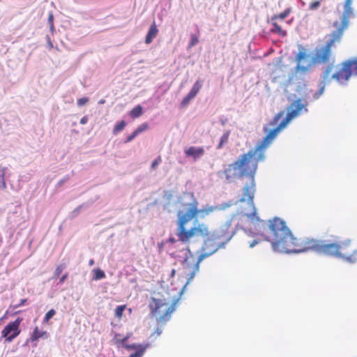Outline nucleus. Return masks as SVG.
<instances>
[{"label":"nucleus","mask_w":357,"mask_h":357,"mask_svg":"<svg viewBox=\"0 0 357 357\" xmlns=\"http://www.w3.org/2000/svg\"><path fill=\"white\" fill-rule=\"evenodd\" d=\"M178 202L180 208L177 211L176 221V236L178 240L183 243H188L195 237H201L204 239L202 247V252L198 259L191 260L190 257H186L183 262V268L186 271V276H188V283L199 271L200 262L223 247L217 240H214L209 225L198 220V217L203 218L219 208L206 206L199 209L198 200L192 192H185Z\"/></svg>","instance_id":"f257e3e1"},{"label":"nucleus","mask_w":357,"mask_h":357,"mask_svg":"<svg viewBox=\"0 0 357 357\" xmlns=\"http://www.w3.org/2000/svg\"><path fill=\"white\" fill-rule=\"evenodd\" d=\"M305 108L301 99L293 102L288 107V112L284 119L280 123L279 120L284 116V112L277 113L273 119L264 126V132L266 133L262 140L259 141L254 149L250 150L247 153L241 155L236 161L243 176L249 177V183H246L243 189V196L239 199L241 202L248 200V205L250 212L243 211L244 215L251 220L259 221L257 215V211L254 204L255 193V174L257 172L258 162L265 158V149L271 144L278 133L283 130L287 124L294 118L298 116L301 110Z\"/></svg>","instance_id":"f03ea898"},{"label":"nucleus","mask_w":357,"mask_h":357,"mask_svg":"<svg viewBox=\"0 0 357 357\" xmlns=\"http://www.w3.org/2000/svg\"><path fill=\"white\" fill-rule=\"evenodd\" d=\"M268 228L272 239L263 235H261V237L264 240L271 241L273 249L280 252L312 251L321 255L342 258L344 260V254L349 253L351 246V239L333 243L310 238L298 239L293 236L285 222L277 217L268 221Z\"/></svg>","instance_id":"7ed1b4c3"},{"label":"nucleus","mask_w":357,"mask_h":357,"mask_svg":"<svg viewBox=\"0 0 357 357\" xmlns=\"http://www.w3.org/2000/svg\"><path fill=\"white\" fill-rule=\"evenodd\" d=\"M343 35L338 31H333L328 35V40L326 44L317 48L312 59H309V55L306 50L302 47H299V52L296 56L297 66L296 71L301 73H307L314 65L328 64L332 61L334 62V58L332 53V47L335 43H340Z\"/></svg>","instance_id":"20e7f679"},{"label":"nucleus","mask_w":357,"mask_h":357,"mask_svg":"<svg viewBox=\"0 0 357 357\" xmlns=\"http://www.w3.org/2000/svg\"><path fill=\"white\" fill-rule=\"evenodd\" d=\"M151 314L156 318L158 324H164L167 322L172 313L174 311V304L169 303L161 299L152 298L149 303Z\"/></svg>","instance_id":"39448f33"},{"label":"nucleus","mask_w":357,"mask_h":357,"mask_svg":"<svg viewBox=\"0 0 357 357\" xmlns=\"http://www.w3.org/2000/svg\"><path fill=\"white\" fill-rule=\"evenodd\" d=\"M352 75H357V61L348 60L341 63V68L332 75L331 79L344 83L347 82Z\"/></svg>","instance_id":"423d86ee"},{"label":"nucleus","mask_w":357,"mask_h":357,"mask_svg":"<svg viewBox=\"0 0 357 357\" xmlns=\"http://www.w3.org/2000/svg\"><path fill=\"white\" fill-rule=\"evenodd\" d=\"M353 0H345L344 3V12L341 17V22L335 21L333 24L335 31H338L342 35L344 31L349 27V20L353 16V8L351 7Z\"/></svg>","instance_id":"0eeeda50"},{"label":"nucleus","mask_w":357,"mask_h":357,"mask_svg":"<svg viewBox=\"0 0 357 357\" xmlns=\"http://www.w3.org/2000/svg\"><path fill=\"white\" fill-rule=\"evenodd\" d=\"M235 231L231 227V222H227L218 230L211 234V235L213 236L214 240H217L220 244L224 246L225 244L230 241Z\"/></svg>","instance_id":"6e6552de"},{"label":"nucleus","mask_w":357,"mask_h":357,"mask_svg":"<svg viewBox=\"0 0 357 357\" xmlns=\"http://www.w3.org/2000/svg\"><path fill=\"white\" fill-rule=\"evenodd\" d=\"M22 321V319L18 317L14 321L6 325L1 331V337L5 338L6 341L8 342H12L21 332L20 325Z\"/></svg>","instance_id":"1a4fd4ad"},{"label":"nucleus","mask_w":357,"mask_h":357,"mask_svg":"<svg viewBox=\"0 0 357 357\" xmlns=\"http://www.w3.org/2000/svg\"><path fill=\"white\" fill-rule=\"evenodd\" d=\"M222 173L229 183L234 181L236 178L243 177L236 161L229 165Z\"/></svg>","instance_id":"9d476101"},{"label":"nucleus","mask_w":357,"mask_h":357,"mask_svg":"<svg viewBox=\"0 0 357 357\" xmlns=\"http://www.w3.org/2000/svg\"><path fill=\"white\" fill-rule=\"evenodd\" d=\"M184 152L187 157H192L195 160H197L204 155L205 151L203 147L190 146L185 149Z\"/></svg>","instance_id":"9b49d317"},{"label":"nucleus","mask_w":357,"mask_h":357,"mask_svg":"<svg viewBox=\"0 0 357 357\" xmlns=\"http://www.w3.org/2000/svg\"><path fill=\"white\" fill-rule=\"evenodd\" d=\"M158 33V29L157 28L155 22H153V24L151 25L149 30L146 36V44H150L153 41V38H155L157 36Z\"/></svg>","instance_id":"f8f14e48"},{"label":"nucleus","mask_w":357,"mask_h":357,"mask_svg":"<svg viewBox=\"0 0 357 357\" xmlns=\"http://www.w3.org/2000/svg\"><path fill=\"white\" fill-rule=\"evenodd\" d=\"M45 336L47 337V334L46 331H40L38 326H36L33 329V331L31 335V340L32 342L37 341L39 338Z\"/></svg>","instance_id":"ddd939ff"},{"label":"nucleus","mask_w":357,"mask_h":357,"mask_svg":"<svg viewBox=\"0 0 357 357\" xmlns=\"http://www.w3.org/2000/svg\"><path fill=\"white\" fill-rule=\"evenodd\" d=\"M271 24L273 27L271 29V32L278 33L281 36H285L287 35V31L283 30L275 21L271 22Z\"/></svg>","instance_id":"4468645a"},{"label":"nucleus","mask_w":357,"mask_h":357,"mask_svg":"<svg viewBox=\"0 0 357 357\" xmlns=\"http://www.w3.org/2000/svg\"><path fill=\"white\" fill-rule=\"evenodd\" d=\"M333 62L332 61V63L328 65L324 72L323 80L325 84L329 83L333 79L330 77V73L333 70Z\"/></svg>","instance_id":"2eb2a0df"},{"label":"nucleus","mask_w":357,"mask_h":357,"mask_svg":"<svg viewBox=\"0 0 357 357\" xmlns=\"http://www.w3.org/2000/svg\"><path fill=\"white\" fill-rule=\"evenodd\" d=\"M230 135V130H227L220 137L219 144L217 146V149H220L225 144H227L229 142V137Z\"/></svg>","instance_id":"dca6fc26"},{"label":"nucleus","mask_w":357,"mask_h":357,"mask_svg":"<svg viewBox=\"0 0 357 357\" xmlns=\"http://www.w3.org/2000/svg\"><path fill=\"white\" fill-rule=\"evenodd\" d=\"M202 82H203L202 80L197 79L193 84L189 93L195 97L202 87Z\"/></svg>","instance_id":"f3484780"},{"label":"nucleus","mask_w":357,"mask_h":357,"mask_svg":"<svg viewBox=\"0 0 357 357\" xmlns=\"http://www.w3.org/2000/svg\"><path fill=\"white\" fill-rule=\"evenodd\" d=\"M291 11V8H287L282 13L272 16L271 20L273 22L276 21L278 19L284 20L290 14Z\"/></svg>","instance_id":"a211bd4d"},{"label":"nucleus","mask_w":357,"mask_h":357,"mask_svg":"<svg viewBox=\"0 0 357 357\" xmlns=\"http://www.w3.org/2000/svg\"><path fill=\"white\" fill-rule=\"evenodd\" d=\"M142 107L139 105L131 109V111L130 112V116L132 119H136L139 117L142 114Z\"/></svg>","instance_id":"6ab92c4d"},{"label":"nucleus","mask_w":357,"mask_h":357,"mask_svg":"<svg viewBox=\"0 0 357 357\" xmlns=\"http://www.w3.org/2000/svg\"><path fill=\"white\" fill-rule=\"evenodd\" d=\"M344 260L351 264L357 262V250L352 252L351 255L344 254Z\"/></svg>","instance_id":"aec40b11"},{"label":"nucleus","mask_w":357,"mask_h":357,"mask_svg":"<svg viewBox=\"0 0 357 357\" xmlns=\"http://www.w3.org/2000/svg\"><path fill=\"white\" fill-rule=\"evenodd\" d=\"M93 279L95 280H98L105 278V272L103 271L100 270V268L94 269L93 271Z\"/></svg>","instance_id":"412c9836"},{"label":"nucleus","mask_w":357,"mask_h":357,"mask_svg":"<svg viewBox=\"0 0 357 357\" xmlns=\"http://www.w3.org/2000/svg\"><path fill=\"white\" fill-rule=\"evenodd\" d=\"M126 308V305H118L115 310H114V314L115 317L118 318V319H121L123 316V313Z\"/></svg>","instance_id":"4be33fe9"},{"label":"nucleus","mask_w":357,"mask_h":357,"mask_svg":"<svg viewBox=\"0 0 357 357\" xmlns=\"http://www.w3.org/2000/svg\"><path fill=\"white\" fill-rule=\"evenodd\" d=\"M126 126V121L124 120H122L121 122H119L114 126L113 129V134L116 135L117 133L120 132L125 128Z\"/></svg>","instance_id":"5701e85b"},{"label":"nucleus","mask_w":357,"mask_h":357,"mask_svg":"<svg viewBox=\"0 0 357 357\" xmlns=\"http://www.w3.org/2000/svg\"><path fill=\"white\" fill-rule=\"evenodd\" d=\"M195 98L194 96H192L191 93H188L185 97H184L181 102V106L182 107H186L190 102Z\"/></svg>","instance_id":"b1692460"},{"label":"nucleus","mask_w":357,"mask_h":357,"mask_svg":"<svg viewBox=\"0 0 357 357\" xmlns=\"http://www.w3.org/2000/svg\"><path fill=\"white\" fill-rule=\"evenodd\" d=\"M195 98L194 96H192L191 93H188L185 97H184L181 102V106L182 107H186L190 102Z\"/></svg>","instance_id":"393cba45"},{"label":"nucleus","mask_w":357,"mask_h":357,"mask_svg":"<svg viewBox=\"0 0 357 357\" xmlns=\"http://www.w3.org/2000/svg\"><path fill=\"white\" fill-rule=\"evenodd\" d=\"M118 336H120L119 334H116L114 336V341L116 344H121L123 347L125 345V342L127 341V340L129 338L128 335H126V337H123L121 340L118 339Z\"/></svg>","instance_id":"a878e982"},{"label":"nucleus","mask_w":357,"mask_h":357,"mask_svg":"<svg viewBox=\"0 0 357 357\" xmlns=\"http://www.w3.org/2000/svg\"><path fill=\"white\" fill-rule=\"evenodd\" d=\"M321 1L316 0L312 1L309 5V10H315L321 6Z\"/></svg>","instance_id":"bb28decb"},{"label":"nucleus","mask_w":357,"mask_h":357,"mask_svg":"<svg viewBox=\"0 0 357 357\" xmlns=\"http://www.w3.org/2000/svg\"><path fill=\"white\" fill-rule=\"evenodd\" d=\"M56 314V311L54 310V309H51L50 310H49L45 317H44V320L43 321L45 322V323H47L49 321V320L53 317Z\"/></svg>","instance_id":"cd10ccee"},{"label":"nucleus","mask_w":357,"mask_h":357,"mask_svg":"<svg viewBox=\"0 0 357 357\" xmlns=\"http://www.w3.org/2000/svg\"><path fill=\"white\" fill-rule=\"evenodd\" d=\"M65 268H66L65 264L59 265L55 270L54 278H58Z\"/></svg>","instance_id":"c85d7f7f"},{"label":"nucleus","mask_w":357,"mask_h":357,"mask_svg":"<svg viewBox=\"0 0 357 357\" xmlns=\"http://www.w3.org/2000/svg\"><path fill=\"white\" fill-rule=\"evenodd\" d=\"M199 42V38L195 34L190 35V41L189 43V47H192L195 45H197Z\"/></svg>","instance_id":"c756f323"},{"label":"nucleus","mask_w":357,"mask_h":357,"mask_svg":"<svg viewBox=\"0 0 357 357\" xmlns=\"http://www.w3.org/2000/svg\"><path fill=\"white\" fill-rule=\"evenodd\" d=\"M149 128V126L147 123H143L142 124L139 126L135 130L139 135V133L148 130Z\"/></svg>","instance_id":"7c9ffc66"},{"label":"nucleus","mask_w":357,"mask_h":357,"mask_svg":"<svg viewBox=\"0 0 357 357\" xmlns=\"http://www.w3.org/2000/svg\"><path fill=\"white\" fill-rule=\"evenodd\" d=\"M47 21L50 24V30L52 31H53L54 29V16H53L52 13H50L49 15Z\"/></svg>","instance_id":"2f4dec72"},{"label":"nucleus","mask_w":357,"mask_h":357,"mask_svg":"<svg viewBox=\"0 0 357 357\" xmlns=\"http://www.w3.org/2000/svg\"><path fill=\"white\" fill-rule=\"evenodd\" d=\"M88 102H89V98L84 97V98H81L78 99L77 103L79 107H81V106L86 104Z\"/></svg>","instance_id":"473e14b6"},{"label":"nucleus","mask_w":357,"mask_h":357,"mask_svg":"<svg viewBox=\"0 0 357 357\" xmlns=\"http://www.w3.org/2000/svg\"><path fill=\"white\" fill-rule=\"evenodd\" d=\"M162 161V159H161V157L159 155L157 157V158H155L152 164H151V168L152 169H155L156 167Z\"/></svg>","instance_id":"72a5a7b5"},{"label":"nucleus","mask_w":357,"mask_h":357,"mask_svg":"<svg viewBox=\"0 0 357 357\" xmlns=\"http://www.w3.org/2000/svg\"><path fill=\"white\" fill-rule=\"evenodd\" d=\"M138 135V133L135 130L132 134H130L126 139V143H128L133 140Z\"/></svg>","instance_id":"f704fd0d"},{"label":"nucleus","mask_w":357,"mask_h":357,"mask_svg":"<svg viewBox=\"0 0 357 357\" xmlns=\"http://www.w3.org/2000/svg\"><path fill=\"white\" fill-rule=\"evenodd\" d=\"M261 241V238L257 237V238L248 242L250 248H254L257 244H259Z\"/></svg>","instance_id":"c9c22d12"},{"label":"nucleus","mask_w":357,"mask_h":357,"mask_svg":"<svg viewBox=\"0 0 357 357\" xmlns=\"http://www.w3.org/2000/svg\"><path fill=\"white\" fill-rule=\"evenodd\" d=\"M123 347L127 349H137V351L138 350V349L139 348L140 345L139 346H136L135 344H125L123 345ZM141 347H143L142 345H141Z\"/></svg>","instance_id":"e433bc0d"},{"label":"nucleus","mask_w":357,"mask_h":357,"mask_svg":"<svg viewBox=\"0 0 357 357\" xmlns=\"http://www.w3.org/2000/svg\"><path fill=\"white\" fill-rule=\"evenodd\" d=\"M88 121V118L86 116H83L80 120V123L84 125L86 124Z\"/></svg>","instance_id":"4c0bfd02"},{"label":"nucleus","mask_w":357,"mask_h":357,"mask_svg":"<svg viewBox=\"0 0 357 357\" xmlns=\"http://www.w3.org/2000/svg\"><path fill=\"white\" fill-rule=\"evenodd\" d=\"M0 188L2 189H5L6 188V184L3 176L1 178V185Z\"/></svg>","instance_id":"58836bf2"},{"label":"nucleus","mask_w":357,"mask_h":357,"mask_svg":"<svg viewBox=\"0 0 357 357\" xmlns=\"http://www.w3.org/2000/svg\"><path fill=\"white\" fill-rule=\"evenodd\" d=\"M68 278V274L66 273L64 274L61 278H60V283L62 284L63 282H64V281L66 280V278Z\"/></svg>","instance_id":"ea45409f"},{"label":"nucleus","mask_w":357,"mask_h":357,"mask_svg":"<svg viewBox=\"0 0 357 357\" xmlns=\"http://www.w3.org/2000/svg\"><path fill=\"white\" fill-rule=\"evenodd\" d=\"M154 333H157L158 335H160L162 333V329L160 328H157Z\"/></svg>","instance_id":"a19ab883"},{"label":"nucleus","mask_w":357,"mask_h":357,"mask_svg":"<svg viewBox=\"0 0 357 357\" xmlns=\"http://www.w3.org/2000/svg\"><path fill=\"white\" fill-rule=\"evenodd\" d=\"M89 264L90 266H93L94 264V260L93 259H90L89 261Z\"/></svg>","instance_id":"79ce46f5"},{"label":"nucleus","mask_w":357,"mask_h":357,"mask_svg":"<svg viewBox=\"0 0 357 357\" xmlns=\"http://www.w3.org/2000/svg\"><path fill=\"white\" fill-rule=\"evenodd\" d=\"M175 273H176V270L172 269L171 271V277L173 278L175 275Z\"/></svg>","instance_id":"37998d69"},{"label":"nucleus","mask_w":357,"mask_h":357,"mask_svg":"<svg viewBox=\"0 0 357 357\" xmlns=\"http://www.w3.org/2000/svg\"><path fill=\"white\" fill-rule=\"evenodd\" d=\"M26 301V299H23V300H22L21 303H20V305H23Z\"/></svg>","instance_id":"c03bdc74"},{"label":"nucleus","mask_w":357,"mask_h":357,"mask_svg":"<svg viewBox=\"0 0 357 357\" xmlns=\"http://www.w3.org/2000/svg\"><path fill=\"white\" fill-rule=\"evenodd\" d=\"M169 241L172 242V243H174L175 242V239L174 238H169Z\"/></svg>","instance_id":"a18cd8bd"},{"label":"nucleus","mask_w":357,"mask_h":357,"mask_svg":"<svg viewBox=\"0 0 357 357\" xmlns=\"http://www.w3.org/2000/svg\"><path fill=\"white\" fill-rule=\"evenodd\" d=\"M323 91H324V87H322L320 90V94H321L323 93Z\"/></svg>","instance_id":"49530a36"},{"label":"nucleus","mask_w":357,"mask_h":357,"mask_svg":"<svg viewBox=\"0 0 357 357\" xmlns=\"http://www.w3.org/2000/svg\"><path fill=\"white\" fill-rule=\"evenodd\" d=\"M118 339L119 340H121L122 338H121V335L120 336H118Z\"/></svg>","instance_id":"de8ad7c7"},{"label":"nucleus","mask_w":357,"mask_h":357,"mask_svg":"<svg viewBox=\"0 0 357 357\" xmlns=\"http://www.w3.org/2000/svg\"><path fill=\"white\" fill-rule=\"evenodd\" d=\"M2 319H3V318H1V319H0V321H1Z\"/></svg>","instance_id":"09e8293b"}]
</instances>
